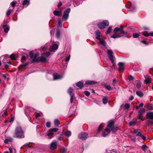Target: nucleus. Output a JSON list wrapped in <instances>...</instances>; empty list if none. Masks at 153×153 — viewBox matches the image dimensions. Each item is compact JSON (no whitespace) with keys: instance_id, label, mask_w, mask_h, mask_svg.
<instances>
[{"instance_id":"nucleus-1","label":"nucleus","mask_w":153,"mask_h":153,"mask_svg":"<svg viewBox=\"0 0 153 153\" xmlns=\"http://www.w3.org/2000/svg\"><path fill=\"white\" fill-rule=\"evenodd\" d=\"M114 122L113 121H110L108 122L106 128L102 134V136L104 137L107 136L109 134L111 131L113 133H115L118 129L116 126L114 125Z\"/></svg>"},{"instance_id":"nucleus-2","label":"nucleus","mask_w":153,"mask_h":153,"mask_svg":"<svg viewBox=\"0 0 153 153\" xmlns=\"http://www.w3.org/2000/svg\"><path fill=\"white\" fill-rule=\"evenodd\" d=\"M14 135L15 137L18 138H23L24 137V133L20 126H18L16 127Z\"/></svg>"},{"instance_id":"nucleus-3","label":"nucleus","mask_w":153,"mask_h":153,"mask_svg":"<svg viewBox=\"0 0 153 153\" xmlns=\"http://www.w3.org/2000/svg\"><path fill=\"white\" fill-rule=\"evenodd\" d=\"M0 60H2V63H5L4 66L5 67H7L10 66L11 64V62L9 60H7L5 55L2 56L0 57Z\"/></svg>"},{"instance_id":"nucleus-4","label":"nucleus","mask_w":153,"mask_h":153,"mask_svg":"<svg viewBox=\"0 0 153 153\" xmlns=\"http://www.w3.org/2000/svg\"><path fill=\"white\" fill-rule=\"evenodd\" d=\"M109 25V22L107 20H104L102 22H100L98 24V27L100 29H103Z\"/></svg>"},{"instance_id":"nucleus-5","label":"nucleus","mask_w":153,"mask_h":153,"mask_svg":"<svg viewBox=\"0 0 153 153\" xmlns=\"http://www.w3.org/2000/svg\"><path fill=\"white\" fill-rule=\"evenodd\" d=\"M107 53L108 55V57L111 60L113 65L114 66L115 65V64L114 62V58L113 56V52L110 49L108 50Z\"/></svg>"},{"instance_id":"nucleus-6","label":"nucleus","mask_w":153,"mask_h":153,"mask_svg":"<svg viewBox=\"0 0 153 153\" xmlns=\"http://www.w3.org/2000/svg\"><path fill=\"white\" fill-rule=\"evenodd\" d=\"M70 8H68L65 10L64 11L63 15L62 16V19L64 21L67 20L69 16V14L70 11Z\"/></svg>"},{"instance_id":"nucleus-7","label":"nucleus","mask_w":153,"mask_h":153,"mask_svg":"<svg viewBox=\"0 0 153 153\" xmlns=\"http://www.w3.org/2000/svg\"><path fill=\"white\" fill-rule=\"evenodd\" d=\"M57 141L54 140L51 143L50 145V149L52 150L56 149L57 148Z\"/></svg>"},{"instance_id":"nucleus-8","label":"nucleus","mask_w":153,"mask_h":153,"mask_svg":"<svg viewBox=\"0 0 153 153\" xmlns=\"http://www.w3.org/2000/svg\"><path fill=\"white\" fill-rule=\"evenodd\" d=\"M88 134L84 132H82L79 135V138L82 140H85L87 138Z\"/></svg>"},{"instance_id":"nucleus-9","label":"nucleus","mask_w":153,"mask_h":153,"mask_svg":"<svg viewBox=\"0 0 153 153\" xmlns=\"http://www.w3.org/2000/svg\"><path fill=\"white\" fill-rule=\"evenodd\" d=\"M58 48V45L56 44H54L50 48L49 51L51 52L54 51L57 49Z\"/></svg>"},{"instance_id":"nucleus-10","label":"nucleus","mask_w":153,"mask_h":153,"mask_svg":"<svg viewBox=\"0 0 153 153\" xmlns=\"http://www.w3.org/2000/svg\"><path fill=\"white\" fill-rule=\"evenodd\" d=\"M39 53H37L35 54V56L33 57V59L30 62L31 63L34 62H36L39 61V58H38L37 57Z\"/></svg>"},{"instance_id":"nucleus-11","label":"nucleus","mask_w":153,"mask_h":153,"mask_svg":"<svg viewBox=\"0 0 153 153\" xmlns=\"http://www.w3.org/2000/svg\"><path fill=\"white\" fill-rule=\"evenodd\" d=\"M133 134L137 136L141 135V131L140 129H135L133 131Z\"/></svg>"},{"instance_id":"nucleus-12","label":"nucleus","mask_w":153,"mask_h":153,"mask_svg":"<svg viewBox=\"0 0 153 153\" xmlns=\"http://www.w3.org/2000/svg\"><path fill=\"white\" fill-rule=\"evenodd\" d=\"M28 64V62H27L23 65H21L18 67L19 70L20 71H22L25 68V67Z\"/></svg>"},{"instance_id":"nucleus-13","label":"nucleus","mask_w":153,"mask_h":153,"mask_svg":"<svg viewBox=\"0 0 153 153\" xmlns=\"http://www.w3.org/2000/svg\"><path fill=\"white\" fill-rule=\"evenodd\" d=\"M119 70L120 71H123L124 69V64L122 62H119L118 63Z\"/></svg>"},{"instance_id":"nucleus-14","label":"nucleus","mask_w":153,"mask_h":153,"mask_svg":"<svg viewBox=\"0 0 153 153\" xmlns=\"http://www.w3.org/2000/svg\"><path fill=\"white\" fill-rule=\"evenodd\" d=\"M53 80H54L60 79L62 77V76H60L59 74L56 73L53 74Z\"/></svg>"},{"instance_id":"nucleus-15","label":"nucleus","mask_w":153,"mask_h":153,"mask_svg":"<svg viewBox=\"0 0 153 153\" xmlns=\"http://www.w3.org/2000/svg\"><path fill=\"white\" fill-rule=\"evenodd\" d=\"M99 40V44L101 45L103 47L106 46V43L105 40L103 39L102 37L98 39Z\"/></svg>"},{"instance_id":"nucleus-16","label":"nucleus","mask_w":153,"mask_h":153,"mask_svg":"<svg viewBox=\"0 0 153 153\" xmlns=\"http://www.w3.org/2000/svg\"><path fill=\"white\" fill-rule=\"evenodd\" d=\"M147 118L153 120V112L147 113L146 114Z\"/></svg>"},{"instance_id":"nucleus-17","label":"nucleus","mask_w":153,"mask_h":153,"mask_svg":"<svg viewBox=\"0 0 153 153\" xmlns=\"http://www.w3.org/2000/svg\"><path fill=\"white\" fill-rule=\"evenodd\" d=\"M145 79L144 80V82L146 84H148L151 82V79L150 76H145Z\"/></svg>"},{"instance_id":"nucleus-18","label":"nucleus","mask_w":153,"mask_h":153,"mask_svg":"<svg viewBox=\"0 0 153 153\" xmlns=\"http://www.w3.org/2000/svg\"><path fill=\"white\" fill-rule=\"evenodd\" d=\"M96 35V38L98 39L102 37L100 32L99 30H97L95 32Z\"/></svg>"},{"instance_id":"nucleus-19","label":"nucleus","mask_w":153,"mask_h":153,"mask_svg":"<svg viewBox=\"0 0 153 153\" xmlns=\"http://www.w3.org/2000/svg\"><path fill=\"white\" fill-rule=\"evenodd\" d=\"M53 14L56 16H61L62 15V13L60 11L54 10L53 12Z\"/></svg>"},{"instance_id":"nucleus-20","label":"nucleus","mask_w":153,"mask_h":153,"mask_svg":"<svg viewBox=\"0 0 153 153\" xmlns=\"http://www.w3.org/2000/svg\"><path fill=\"white\" fill-rule=\"evenodd\" d=\"M123 29V27L122 26H120V27H116L114 29V33H117L119 31H121V30H122Z\"/></svg>"},{"instance_id":"nucleus-21","label":"nucleus","mask_w":153,"mask_h":153,"mask_svg":"<svg viewBox=\"0 0 153 153\" xmlns=\"http://www.w3.org/2000/svg\"><path fill=\"white\" fill-rule=\"evenodd\" d=\"M2 25L3 28L4 29V32L6 33H7L9 30V28L8 26L5 24Z\"/></svg>"},{"instance_id":"nucleus-22","label":"nucleus","mask_w":153,"mask_h":153,"mask_svg":"<svg viewBox=\"0 0 153 153\" xmlns=\"http://www.w3.org/2000/svg\"><path fill=\"white\" fill-rule=\"evenodd\" d=\"M53 132L51 131V129L49 130L47 134L48 136L50 137L49 138H51L52 137H53Z\"/></svg>"},{"instance_id":"nucleus-23","label":"nucleus","mask_w":153,"mask_h":153,"mask_svg":"<svg viewBox=\"0 0 153 153\" xmlns=\"http://www.w3.org/2000/svg\"><path fill=\"white\" fill-rule=\"evenodd\" d=\"M145 109L142 108L138 112V116H142V115L145 112Z\"/></svg>"},{"instance_id":"nucleus-24","label":"nucleus","mask_w":153,"mask_h":153,"mask_svg":"<svg viewBox=\"0 0 153 153\" xmlns=\"http://www.w3.org/2000/svg\"><path fill=\"white\" fill-rule=\"evenodd\" d=\"M83 84L82 82L79 81L76 83V85L80 88H82L83 86Z\"/></svg>"},{"instance_id":"nucleus-25","label":"nucleus","mask_w":153,"mask_h":153,"mask_svg":"<svg viewBox=\"0 0 153 153\" xmlns=\"http://www.w3.org/2000/svg\"><path fill=\"white\" fill-rule=\"evenodd\" d=\"M137 119H135L134 120L130 121L129 123V125L130 126H132L134 125L137 122Z\"/></svg>"},{"instance_id":"nucleus-26","label":"nucleus","mask_w":153,"mask_h":153,"mask_svg":"<svg viewBox=\"0 0 153 153\" xmlns=\"http://www.w3.org/2000/svg\"><path fill=\"white\" fill-rule=\"evenodd\" d=\"M30 4L29 1L28 0H24L22 3V5L27 6Z\"/></svg>"},{"instance_id":"nucleus-27","label":"nucleus","mask_w":153,"mask_h":153,"mask_svg":"<svg viewBox=\"0 0 153 153\" xmlns=\"http://www.w3.org/2000/svg\"><path fill=\"white\" fill-rule=\"evenodd\" d=\"M114 33V34L111 36V37L115 39L117 38H119L121 36L119 35V34H117V33Z\"/></svg>"},{"instance_id":"nucleus-28","label":"nucleus","mask_w":153,"mask_h":153,"mask_svg":"<svg viewBox=\"0 0 153 153\" xmlns=\"http://www.w3.org/2000/svg\"><path fill=\"white\" fill-rule=\"evenodd\" d=\"M48 46H49L48 45V44H46L44 46L41 47V50L42 51H45L48 48Z\"/></svg>"},{"instance_id":"nucleus-29","label":"nucleus","mask_w":153,"mask_h":153,"mask_svg":"<svg viewBox=\"0 0 153 153\" xmlns=\"http://www.w3.org/2000/svg\"><path fill=\"white\" fill-rule=\"evenodd\" d=\"M46 61V58L43 56H41L39 58V61L41 62H45Z\"/></svg>"},{"instance_id":"nucleus-30","label":"nucleus","mask_w":153,"mask_h":153,"mask_svg":"<svg viewBox=\"0 0 153 153\" xmlns=\"http://www.w3.org/2000/svg\"><path fill=\"white\" fill-rule=\"evenodd\" d=\"M104 97L102 100V102L104 104H105L107 102L108 98L106 97Z\"/></svg>"},{"instance_id":"nucleus-31","label":"nucleus","mask_w":153,"mask_h":153,"mask_svg":"<svg viewBox=\"0 0 153 153\" xmlns=\"http://www.w3.org/2000/svg\"><path fill=\"white\" fill-rule=\"evenodd\" d=\"M96 82H95L92 81H87L85 82V84L87 85H91L94 84Z\"/></svg>"},{"instance_id":"nucleus-32","label":"nucleus","mask_w":153,"mask_h":153,"mask_svg":"<svg viewBox=\"0 0 153 153\" xmlns=\"http://www.w3.org/2000/svg\"><path fill=\"white\" fill-rule=\"evenodd\" d=\"M54 124L56 126H57L60 124L59 121L57 119H55L54 120Z\"/></svg>"},{"instance_id":"nucleus-33","label":"nucleus","mask_w":153,"mask_h":153,"mask_svg":"<svg viewBox=\"0 0 153 153\" xmlns=\"http://www.w3.org/2000/svg\"><path fill=\"white\" fill-rule=\"evenodd\" d=\"M136 94L138 96L140 97H142L143 96V93L140 91H137L136 92Z\"/></svg>"},{"instance_id":"nucleus-34","label":"nucleus","mask_w":153,"mask_h":153,"mask_svg":"<svg viewBox=\"0 0 153 153\" xmlns=\"http://www.w3.org/2000/svg\"><path fill=\"white\" fill-rule=\"evenodd\" d=\"M148 147L145 144L141 146L142 149L145 152L146 151V149Z\"/></svg>"},{"instance_id":"nucleus-35","label":"nucleus","mask_w":153,"mask_h":153,"mask_svg":"<svg viewBox=\"0 0 153 153\" xmlns=\"http://www.w3.org/2000/svg\"><path fill=\"white\" fill-rule=\"evenodd\" d=\"M136 84V86L138 88H140L141 87L140 84L138 80H137L135 82Z\"/></svg>"},{"instance_id":"nucleus-36","label":"nucleus","mask_w":153,"mask_h":153,"mask_svg":"<svg viewBox=\"0 0 153 153\" xmlns=\"http://www.w3.org/2000/svg\"><path fill=\"white\" fill-rule=\"evenodd\" d=\"M12 141V139L10 138L9 139H7L5 140L4 142L6 143H7L8 142H10Z\"/></svg>"},{"instance_id":"nucleus-37","label":"nucleus","mask_w":153,"mask_h":153,"mask_svg":"<svg viewBox=\"0 0 153 153\" xmlns=\"http://www.w3.org/2000/svg\"><path fill=\"white\" fill-rule=\"evenodd\" d=\"M36 54H35L32 52H30L29 53L31 59H32L33 57L35 56V55Z\"/></svg>"},{"instance_id":"nucleus-38","label":"nucleus","mask_w":153,"mask_h":153,"mask_svg":"<svg viewBox=\"0 0 153 153\" xmlns=\"http://www.w3.org/2000/svg\"><path fill=\"white\" fill-rule=\"evenodd\" d=\"M42 55L46 57H48L50 55V53L49 52H48L46 53H43Z\"/></svg>"},{"instance_id":"nucleus-39","label":"nucleus","mask_w":153,"mask_h":153,"mask_svg":"<svg viewBox=\"0 0 153 153\" xmlns=\"http://www.w3.org/2000/svg\"><path fill=\"white\" fill-rule=\"evenodd\" d=\"M56 36L57 37L59 38L60 36V33L59 30V29H57L56 30Z\"/></svg>"},{"instance_id":"nucleus-40","label":"nucleus","mask_w":153,"mask_h":153,"mask_svg":"<svg viewBox=\"0 0 153 153\" xmlns=\"http://www.w3.org/2000/svg\"><path fill=\"white\" fill-rule=\"evenodd\" d=\"M71 132L70 131H66L65 133V135L67 136V137H69L71 135Z\"/></svg>"},{"instance_id":"nucleus-41","label":"nucleus","mask_w":153,"mask_h":153,"mask_svg":"<svg viewBox=\"0 0 153 153\" xmlns=\"http://www.w3.org/2000/svg\"><path fill=\"white\" fill-rule=\"evenodd\" d=\"M146 123L150 126L153 123V121L150 120H148L146 121Z\"/></svg>"},{"instance_id":"nucleus-42","label":"nucleus","mask_w":153,"mask_h":153,"mask_svg":"<svg viewBox=\"0 0 153 153\" xmlns=\"http://www.w3.org/2000/svg\"><path fill=\"white\" fill-rule=\"evenodd\" d=\"M67 150L64 148H62L60 149V152L61 153H65L66 151Z\"/></svg>"},{"instance_id":"nucleus-43","label":"nucleus","mask_w":153,"mask_h":153,"mask_svg":"<svg viewBox=\"0 0 153 153\" xmlns=\"http://www.w3.org/2000/svg\"><path fill=\"white\" fill-rule=\"evenodd\" d=\"M105 88L106 89L108 90H112V89L109 85H105Z\"/></svg>"},{"instance_id":"nucleus-44","label":"nucleus","mask_w":153,"mask_h":153,"mask_svg":"<svg viewBox=\"0 0 153 153\" xmlns=\"http://www.w3.org/2000/svg\"><path fill=\"white\" fill-rule=\"evenodd\" d=\"M73 91V89L72 88L70 87L68 91V94H70V95H71V94L72 92Z\"/></svg>"},{"instance_id":"nucleus-45","label":"nucleus","mask_w":153,"mask_h":153,"mask_svg":"<svg viewBox=\"0 0 153 153\" xmlns=\"http://www.w3.org/2000/svg\"><path fill=\"white\" fill-rule=\"evenodd\" d=\"M112 28L111 27H110L108 29L107 31V34H110L112 31Z\"/></svg>"},{"instance_id":"nucleus-46","label":"nucleus","mask_w":153,"mask_h":153,"mask_svg":"<svg viewBox=\"0 0 153 153\" xmlns=\"http://www.w3.org/2000/svg\"><path fill=\"white\" fill-rule=\"evenodd\" d=\"M84 93L87 96H89L90 94V93L87 91H84Z\"/></svg>"},{"instance_id":"nucleus-47","label":"nucleus","mask_w":153,"mask_h":153,"mask_svg":"<svg viewBox=\"0 0 153 153\" xmlns=\"http://www.w3.org/2000/svg\"><path fill=\"white\" fill-rule=\"evenodd\" d=\"M10 59L12 60H14L16 59V58L15 56H14V54H11L10 56Z\"/></svg>"},{"instance_id":"nucleus-48","label":"nucleus","mask_w":153,"mask_h":153,"mask_svg":"<svg viewBox=\"0 0 153 153\" xmlns=\"http://www.w3.org/2000/svg\"><path fill=\"white\" fill-rule=\"evenodd\" d=\"M103 127V124L102 123L101 124L98 128V131H100L101 130V129H102V128Z\"/></svg>"},{"instance_id":"nucleus-49","label":"nucleus","mask_w":153,"mask_h":153,"mask_svg":"<svg viewBox=\"0 0 153 153\" xmlns=\"http://www.w3.org/2000/svg\"><path fill=\"white\" fill-rule=\"evenodd\" d=\"M124 107L126 109H128L130 107V105L128 104H126L125 105Z\"/></svg>"},{"instance_id":"nucleus-50","label":"nucleus","mask_w":153,"mask_h":153,"mask_svg":"<svg viewBox=\"0 0 153 153\" xmlns=\"http://www.w3.org/2000/svg\"><path fill=\"white\" fill-rule=\"evenodd\" d=\"M139 36V35L137 33H134L133 34V37L134 38H137Z\"/></svg>"},{"instance_id":"nucleus-51","label":"nucleus","mask_w":153,"mask_h":153,"mask_svg":"<svg viewBox=\"0 0 153 153\" xmlns=\"http://www.w3.org/2000/svg\"><path fill=\"white\" fill-rule=\"evenodd\" d=\"M51 130L53 132V131L56 132L58 130V129L57 128H53L51 129Z\"/></svg>"},{"instance_id":"nucleus-52","label":"nucleus","mask_w":153,"mask_h":153,"mask_svg":"<svg viewBox=\"0 0 153 153\" xmlns=\"http://www.w3.org/2000/svg\"><path fill=\"white\" fill-rule=\"evenodd\" d=\"M142 34L145 36L148 37L149 36V33L146 32V33H143Z\"/></svg>"},{"instance_id":"nucleus-53","label":"nucleus","mask_w":153,"mask_h":153,"mask_svg":"<svg viewBox=\"0 0 153 153\" xmlns=\"http://www.w3.org/2000/svg\"><path fill=\"white\" fill-rule=\"evenodd\" d=\"M46 126L48 127L49 128L51 126V123L50 122H47L46 124Z\"/></svg>"},{"instance_id":"nucleus-54","label":"nucleus","mask_w":153,"mask_h":153,"mask_svg":"<svg viewBox=\"0 0 153 153\" xmlns=\"http://www.w3.org/2000/svg\"><path fill=\"white\" fill-rule=\"evenodd\" d=\"M139 136L141 138L144 140H146V137L144 135H142L141 134V135L140 136Z\"/></svg>"},{"instance_id":"nucleus-55","label":"nucleus","mask_w":153,"mask_h":153,"mask_svg":"<svg viewBox=\"0 0 153 153\" xmlns=\"http://www.w3.org/2000/svg\"><path fill=\"white\" fill-rule=\"evenodd\" d=\"M74 95H71V98H70V102L71 103H72L73 101V99H74Z\"/></svg>"},{"instance_id":"nucleus-56","label":"nucleus","mask_w":153,"mask_h":153,"mask_svg":"<svg viewBox=\"0 0 153 153\" xmlns=\"http://www.w3.org/2000/svg\"><path fill=\"white\" fill-rule=\"evenodd\" d=\"M147 108L149 110L152 109V106L151 105H148L147 106Z\"/></svg>"},{"instance_id":"nucleus-57","label":"nucleus","mask_w":153,"mask_h":153,"mask_svg":"<svg viewBox=\"0 0 153 153\" xmlns=\"http://www.w3.org/2000/svg\"><path fill=\"white\" fill-rule=\"evenodd\" d=\"M11 11L10 10H7L6 13V15L7 16H9L10 15L11 13Z\"/></svg>"},{"instance_id":"nucleus-58","label":"nucleus","mask_w":153,"mask_h":153,"mask_svg":"<svg viewBox=\"0 0 153 153\" xmlns=\"http://www.w3.org/2000/svg\"><path fill=\"white\" fill-rule=\"evenodd\" d=\"M120 33L122 34H123V35H126V34L127 32H125V31H124L123 30V29L122 30H121V31H120Z\"/></svg>"},{"instance_id":"nucleus-59","label":"nucleus","mask_w":153,"mask_h":153,"mask_svg":"<svg viewBox=\"0 0 153 153\" xmlns=\"http://www.w3.org/2000/svg\"><path fill=\"white\" fill-rule=\"evenodd\" d=\"M16 3L15 2H12L11 3V5L12 7H14L15 6Z\"/></svg>"},{"instance_id":"nucleus-60","label":"nucleus","mask_w":153,"mask_h":153,"mask_svg":"<svg viewBox=\"0 0 153 153\" xmlns=\"http://www.w3.org/2000/svg\"><path fill=\"white\" fill-rule=\"evenodd\" d=\"M117 83V81L116 79H113L112 82L113 85H115Z\"/></svg>"},{"instance_id":"nucleus-61","label":"nucleus","mask_w":153,"mask_h":153,"mask_svg":"<svg viewBox=\"0 0 153 153\" xmlns=\"http://www.w3.org/2000/svg\"><path fill=\"white\" fill-rule=\"evenodd\" d=\"M128 79L129 80H132L134 79V78L131 75L129 76Z\"/></svg>"},{"instance_id":"nucleus-62","label":"nucleus","mask_w":153,"mask_h":153,"mask_svg":"<svg viewBox=\"0 0 153 153\" xmlns=\"http://www.w3.org/2000/svg\"><path fill=\"white\" fill-rule=\"evenodd\" d=\"M62 5V3L61 1H59V4L57 5L58 7H59Z\"/></svg>"},{"instance_id":"nucleus-63","label":"nucleus","mask_w":153,"mask_h":153,"mask_svg":"<svg viewBox=\"0 0 153 153\" xmlns=\"http://www.w3.org/2000/svg\"><path fill=\"white\" fill-rule=\"evenodd\" d=\"M7 114V112L6 111L5 112L2 114V116L3 117L6 116Z\"/></svg>"},{"instance_id":"nucleus-64","label":"nucleus","mask_w":153,"mask_h":153,"mask_svg":"<svg viewBox=\"0 0 153 153\" xmlns=\"http://www.w3.org/2000/svg\"><path fill=\"white\" fill-rule=\"evenodd\" d=\"M70 55H69L66 58L65 61L67 62L69 61L70 59Z\"/></svg>"}]
</instances>
